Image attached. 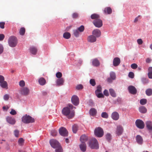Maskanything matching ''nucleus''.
<instances>
[{
  "label": "nucleus",
  "mask_w": 152,
  "mask_h": 152,
  "mask_svg": "<svg viewBox=\"0 0 152 152\" xmlns=\"http://www.w3.org/2000/svg\"><path fill=\"white\" fill-rule=\"evenodd\" d=\"M63 114L66 116L69 119H71L74 116L75 112L74 110H70V108L68 107L64 108L62 110Z\"/></svg>",
  "instance_id": "nucleus-1"
},
{
  "label": "nucleus",
  "mask_w": 152,
  "mask_h": 152,
  "mask_svg": "<svg viewBox=\"0 0 152 152\" xmlns=\"http://www.w3.org/2000/svg\"><path fill=\"white\" fill-rule=\"evenodd\" d=\"M89 146L92 149H98L99 144L97 140L95 138H93L90 141L89 143Z\"/></svg>",
  "instance_id": "nucleus-2"
},
{
  "label": "nucleus",
  "mask_w": 152,
  "mask_h": 152,
  "mask_svg": "<svg viewBox=\"0 0 152 152\" xmlns=\"http://www.w3.org/2000/svg\"><path fill=\"white\" fill-rule=\"evenodd\" d=\"M22 122L26 124L32 123L34 121V119L31 116L26 114L22 118Z\"/></svg>",
  "instance_id": "nucleus-3"
},
{
  "label": "nucleus",
  "mask_w": 152,
  "mask_h": 152,
  "mask_svg": "<svg viewBox=\"0 0 152 152\" xmlns=\"http://www.w3.org/2000/svg\"><path fill=\"white\" fill-rule=\"evenodd\" d=\"M17 38L14 36H12L10 37L8 40V43L9 45L12 47H15L17 44Z\"/></svg>",
  "instance_id": "nucleus-4"
},
{
  "label": "nucleus",
  "mask_w": 152,
  "mask_h": 152,
  "mask_svg": "<svg viewBox=\"0 0 152 152\" xmlns=\"http://www.w3.org/2000/svg\"><path fill=\"white\" fill-rule=\"evenodd\" d=\"M104 133L103 130L100 127L96 128L94 131V134L98 137H102L104 135Z\"/></svg>",
  "instance_id": "nucleus-5"
},
{
  "label": "nucleus",
  "mask_w": 152,
  "mask_h": 152,
  "mask_svg": "<svg viewBox=\"0 0 152 152\" xmlns=\"http://www.w3.org/2000/svg\"><path fill=\"white\" fill-rule=\"evenodd\" d=\"M135 124L137 127L139 129H142L144 127V123L143 121L141 120H137L135 121Z\"/></svg>",
  "instance_id": "nucleus-6"
},
{
  "label": "nucleus",
  "mask_w": 152,
  "mask_h": 152,
  "mask_svg": "<svg viewBox=\"0 0 152 152\" xmlns=\"http://www.w3.org/2000/svg\"><path fill=\"white\" fill-rule=\"evenodd\" d=\"M50 143L51 146L53 148H56L60 146L58 142L55 140H51L50 141Z\"/></svg>",
  "instance_id": "nucleus-7"
},
{
  "label": "nucleus",
  "mask_w": 152,
  "mask_h": 152,
  "mask_svg": "<svg viewBox=\"0 0 152 152\" xmlns=\"http://www.w3.org/2000/svg\"><path fill=\"white\" fill-rule=\"evenodd\" d=\"M71 100L72 103L74 105L77 106L79 104V99L76 95H73L71 98Z\"/></svg>",
  "instance_id": "nucleus-8"
},
{
  "label": "nucleus",
  "mask_w": 152,
  "mask_h": 152,
  "mask_svg": "<svg viewBox=\"0 0 152 152\" xmlns=\"http://www.w3.org/2000/svg\"><path fill=\"white\" fill-rule=\"evenodd\" d=\"M60 134L63 136L66 137L68 135V132L67 130L64 127H61L59 130Z\"/></svg>",
  "instance_id": "nucleus-9"
},
{
  "label": "nucleus",
  "mask_w": 152,
  "mask_h": 152,
  "mask_svg": "<svg viewBox=\"0 0 152 152\" xmlns=\"http://www.w3.org/2000/svg\"><path fill=\"white\" fill-rule=\"evenodd\" d=\"M93 23L96 27L98 28H100L102 26V21L100 18L94 20Z\"/></svg>",
  "instance_id": "nucleus-10"
},
{
  "label": "nucleus",
  "mask_w": 152,
  "mask_h": 152,
  "mask_svg": "<svg viewBox=\"0 0 152 152\" xmlns=\"http://www.w3.org/2000/svg\"><path fill=\"white\" fill-rule=\"evenodd\" d=\"M20 92L21 94L26 96L29 94L30 90L28 88L25 87L21 88Z\"/></svg>",
  "instance_id": "nucleus-11"
},
{
  "label": "nucleus",
  "mask_w": 152,
  "mask_h": 152,
  "mask_svg": "<svg viewBox=\"0 0 152 152\" xmlns=\"http://www.w3.org/2000/svg\"><path fill=\"white\" fill-rule=\"evenodd\" d=\"M128 90L129 92L133 94H135L137 93V90L136 88L132 86H130L128 87Z\"/></svg>",
  "instance_id": "nucleus-12"
},
{
  "label": "nucleus",
  "mask_w": 152,
  "mask_h": 152,
  "mask_svg": "<svg viewBox=\"0 0 152 152\" xmlns=\"http://www.w3.org/2000/svg\"><path fill=\"white\" fill-rule=\"evenodd\" d=\"M7 121L11 124H14L16 122L15 119L11 117L7 116L6 118Z\"/></svg>",
  "instance_id": "nucleus-13"
},
{
  "label": "nucleus",
  "mask_w": 152,
  "mask_h": 152,
  "mask_svg": "<svg viewBox=\"0 0 152 152\" xmlns=\"http://www.w3.org/2000/svg\"><path fill=\"white\" fill-rule=\"evenodd\" d=\"M123 132V129L122 126H119L117 127L116 131V134L118 136H119L121 135Z\"/></svg>",
  "instance_id": "nucleus-14"
},
{
  "label": "nucleus",
  "mask_w": 152,
  "mask_h": 152,
  "mask_svg": "<svg viewBox=\"0 0 152 152\" xmlns=\"http://www.w3.org/2000/svg\"><path fill=\"white\" fill-rule=\"evenodd\" d=\"M121 62L120 59L118 57H115L113 59V63L114 66H118Z\"/></svg>",
  "instance_id": "nucleus-15"
},
{
  "label": "nucleus",
  "mask_w": 152,
  "mask_h": 152,
  "mask_svg": "<svg viewBox=\"0 0 152 152\" xmlns=\"http://www.w3.org/2000/svg\"><path fill=\"white\" fill-rule=\"evenodd\" d=\"M111 117L114 120H117L119 118V115L117 112H114L112 114Z\"/></svg>",
  "instance_id": "nucleus-16"
},
{
  "label": "nucleus",
  "mask_w": 152,
  "mask_h": 152,
  "mask_svg": "<svg viewBox=\"0 0 152 152\" xmlns=\"http://www.w3.org/2000/svg\"><path fill=\"white\" fill-rule=\"evenodd\" d=\"M96 37L93 35H90L87 38L88 41L90 42H94L96 41Z\"/></svg>",
  "instance_id": "nucleus-17"
},
{
  "label": "nucleus",
  "mask_w": 152,
  "mask_h": 152,
  "mask_svg": "<svg viewBox=\"0 0 152 152\" xmlns=\"http://www.w3.org/2000/svg\"><path fill=\"white\" fill-rule=\"evenodd\" d=\"M136 139L137 142L140 144H142L143 142V140L142 137L138 135L136 137Z\"/></svg>",
  "instance_id": "nucleus-18"
},
{
  "label": "nucleus",
  "mask_w": 152,
  "mask_h": 152,
  "mask_svg": "<svg viewBox=\"0 0 152 152\" xmlns=\"http://www.w3.org/2000/svg\"><path fill=\"white\" fill-rule=\"evenodd\" d=\"M88 140V138L87 136L85 135H83L80 137V141L81 143H85Z\"/></svg>",
  "instance_id": "nucleus-19"
},
{
  "label": "nucleus",
  "mask_w": 152,
  "mask_h": 152,
  "mask_svg": "<svg viewBox=\"0 0 152 152\" xmlns=\"http://www.w3.org/2000/svg\"><path fill=\"white\" fill-rule=\"evenodd\" d=\"M30 52L33 55H35L36 54L37 51V48L31 46L29 48Z\"/></svg>",
  "instance_id": "nucleus-20"
},
{
  "label": "nucleus",
  "mask_w": 152,
  "mask_h": 152,
  "mask_svg": "<svg viewBox=\"0 0 152 152\" xmlns=\"http://www.w3.org/2000/svg\"><path fill=\"white\" fill-rule=\"evenodd\" d=\"M92 34L93 35L95 36L96 37H99L100 36L101 33L100 30L96 29L93 31Z\"/></svg>",
  "instance_id": "nucleus-21"
},
{
  "label": "nucleus",
  "mask_w": 152,
  "mask_h": 152,
  "mask_svg": "<svg viewBox=\"0 0 152 152\" xmlns=\"http://www.w3.org/2000/svg\"><path fill=\"white\" fill-rule=\"evenodd\" d=\"M64 80L63 78L58 79L56 80V84L58 86H61L63 85L64 83Z\"/></svg>",
  "instance_id": "nucleus-22"
},
{
  "label": "nucleus",
  "mask_w": 152,
  "mask_h": 152,
  "mask_svg": "<svg viewBox=\"0 0 152 152\" xmlns=\"http://www.w3.org/2000/svg\"><path fill=\"white\" fill-rule=\"evenodd\" d=\"M146 127L150 131H152V122L150 121H148L146 123Z\"/></svg>",
  "instance_id": "nucleus-23"
},
{
  "label": "nucleus",
  "mask_w": 152,
  "mask_h": 152,
  "mask_svg": "<svg viewBox=\"0 0 152 152\" xmlns=\"http://www.w3.org/2000/svg\"><path fill=\"white\" fill-rule=\"evenodd\" d=\"M92 65L94 66H98L100 65V62L96 58H95L92 60Z\"/></svg>",
  "instance_id": "nucleus-24"
},
{
  "label": "nucleus",
  "mask_w": 152,
  "mask_h": 152,
  "mask_svg": "<svg viewBox=\"0 0 152 152\" xmlns=\"http://www.w3.org/2000/svg\"><path fill=\"white\" fill-rule=\"evenodd\" d=\"M104 12L105 14H111L112 12V10L110 7H107L104 9Z\"/></svg>",
  "instance_id": "nucleus-25"
},
{
  "label": "nucleus",
  "mask_w": 152,
  "mask_h": 152,
  "mask_svg": "<svg viewBox=\"0 0 152 152\" xmlns=\"http://www.w3.org/2000/svg\"><path fill=\"white\" fill-rule=\"evenodd\" d=\"M81 150L83 152H85L86 149V145L85 143H81L80 145Z\"/></svg>",
  "instance_id": "nucleus-26"
},
{
  "label": "nucleus",
  "mask_w": 152,
  "mask_h": 152,
  "mask_svg": "<svg viewBox=\"0 0 152 152\" xmlns=\"http://www.w3.org/2000/svg\"><path fill=\"white\" fill-rule=\"evenodd\" d=\"M39 84L42 86L45 85L46 83V80L44 78L41 77L39 79Z\"/></svg>",
  "instance_id": "nucleus-27"
},
{
  "label": "nucleus",
  "mask_w": 152,
  "mask_h": 152,
  "mask_svg": "<svg viewBox=\"0 0 152 152\" xmlns=\"http://www.w3.org/2000/svg\"><path fill=\"white\" fill-rule=\"evenodd\" d=\"M0 83L1 86L3 88L6 89L8 88V84L6 81H4Z\"/></svg>",
  "instance_id": "nucleus-28"
},
{
  "label": "nucleus",
  "mask_w": 152,
  "mask_h": 152,
  "mask_svg": "<svg viewBox=\"0 0 152 152\" xmlns=\"http://www.w3.org/2000/svg\"><path fill=\"white\" fill-rule=\"evenodd\" d=\"M89 112L91 115L92 116H94L96 115L97 111L95 108H92L90 110Z\"/></svg>",
  "instance_id": "nucleus-29"
},
{
  "label": "nucleus",
  "mask_w": 152,
  "mask_h": 152,
  "mask_svg": "<svg viewBox=\"0 0 152 152\" xmlns=\"http://www.w3.org/2000/svg\"><path fill=\"white\" fill-rule=\"evenodd\" d=\"M91 17L92 19L96 20L99 18L100 17L99 15L94 13L91 15Z\"/></svg>",
  "instance_id": "nucleus-30"
},
{
  "label": "nucleus",
  "mask_w": 152,
  "mask_h": 152,
  "mask_svg": "<svg viewBox=\"0 0 152 152\" xmlns=\"http://www.w3.org/2000/svg\"><path fill=\"white\" fill-rule=\"evenodd\" d=\"M109 92L110 95L113 97H115L116 96V94L114 90L110 88L109 89Z\"/></svg>",
  "instance_id": "nucleus-31"
},
{
  "label": "nucleus",
  "mask_w": 152,
  "mask_h": 152,
  "mask_svg": "<svg viewBox=\"0 0 152 152\" xmlns=\"http://www.w3.org/2000/svg\"><path fill=\"white\" fill-rule=\"evenodd\" d=\"M139 111L142 113H145L147 112V109L143 106H141L139 107Z\"/></svg>",
  "instance_id": "nucleus-32"
},
{
  "label": "nucleus",
  "mask_w": 152,
  "mask_h": 152,
  "mask_svg": "<svg viewBox=\"0 0 152 152\" xmlns=\"http://www.w3.org/2000/svg\"><path fill=\"white\" fill-rule=\"evenodd\" d=\"M63 36L65 39H69L70 38L71 35L69 32H65Z\"/></svg>",
  "instance_id": "nucleus-33"
},
{
  "label": "nucleus",
  "mask_w": 152,
  "mask_h": 152,
  "mask_svg": "<svg viewBox=\"0 0 152 152\" xmlns=\"http://www.w3.org/2000/svg\"><path fill=\"white\" fill-rule=\"evenodd\" d=\"M78 126L77 125L74 124L72 127V130L73 132L74 133H76L78 130Z\"/></svg>",
  "instance_id": "nucleus-34"
},
{
  "label": "nucleus",
  "mask_w": 152,
  "mask_h": 152,
  "mask_svg": "<svg viewBox=\"0 0 152 152\" xmlns=\"http://www.w3.org/2000/svg\"><path fill=\"white\" fill-rule=\"evenodd\" d=\"M25 29L24 27L21 28L19 31V33L21 35H23L24 34L25 32Z\"/></svg>",
  "instance_id": "nucleus-35"
},
{
  "label": "nucleus",
  "mask_w": 152,
  "mask_h": 152,
  "mask_svg": "<svg viewBox=\"0 0 152 152\" xmlns=\"http://www.w3.org/2000/svg\"><path fill=\"white\" fill-rule=\"evenodd\" d=\"M145 92L146 94L148 96H150L152 94V89H148L146 90Z\"/></svg>",
  "instance_id": "nucleus-36"
},
{
  "label": "nucleus",
  "mask_w": 152,
  "mask_h": 152,
  "mask_svg": "<svg viewBox=\"0 0 152 152\" xmlns=\"http://www.w3.org/2000/svg\"><path fill=\"white\" fill-rule=\"evenodd\" d=\"M18 143L20 145H22L24 142V140L22 138H20L18 140Z\"/></svg>",
  "instance_id": "nucleus-37"
},
{
  "label": "nucleus",
  "mask_w": 152,
  "mask_h": 152,
  "mask_svg": "<svg viewBox=\"0 0 152 152\" xmlns=\"http://www.w3.org/2000/svg\"><path fill=\"white\" fill-rule=\"evenodd\" d=\"M102 88L101 86L100 85H99L97 86L96 90L95 91V93H97L99 92H102Z\"/></svg>",
  "instance_id": "nucleus-38"
},
{
  "label": "nucleus",
  "mask_w": 152,
  "mask_h": 152,
  "mask_svg": "<svg viewBox=\"0 0 152 152\" xmlns=\"http://www.w3.org/2000/svg\"><path fill=\"white\" fill-rule=\"evenodd\" d=\"M110 75L111 78L113 80H114L115 79L116 76L115 74L113 72H111L110 73Z\"/></svg>",
  "instance_id": "nucleus-39"
},
{
  "label": "nucleus",
  "mask_w": 152,
  "mask_h": 152,
  "mask_svg": "<svg viewBox=\"0 0 152 152\" xmlns=\"http://www.w3.org/2000/svg\"><path fill=\"white\" fill-rule=\"evenodd\" d=\"M96 96L99 98H103L104 96L102 92L95 93Z\"/></svg>",
  "instance_id": "nucleus-40"
},
{
  "label": "nucleus",
  "mask_w": 152,
  "mask_h": 152,
  "mask_svg": "<svg viewBox=\"0 0 152 152\" xmlns=\"http://www.w3.org/2000/svg\"><path fill=\"white\" fill-rule=\"evenodd\" d=\"M147 103V100L145 99H141L140 101V104L142 105L145 104Z\"/></svg>",
  "instance_id": "nucleus-41"
},
{
  "label": "nucleus",
  "mask_w": 152,
  "mask_h": 152,
  "mask_svg": "<svg viewBox=\"0 0 152 152\" xmlns=\"http://www.w3.org/2000/svg\"><path fill=\"white\" fill-rule=\"evenodd\" d=\"M73 34L75 37H77L79 35V31L77 29L75 30L74 31Z\"/></svg>",
  "instance_id": "nucleus-42"
},
{
  "label": "nucleus",
  "mask_w": 152,
  "mask_h": 152,
  "mask_svg": "<svg viewBox=\"0 0 152 152\" xmlns=\"http://www.w3.org/2000/svg\"><path fill=\"white\" fill-rule=\"evenodd\" d=\"M57 131L55 130H53L51 132V134L53 137L56 136L57 135Z\"/></svg>",
  "instance_id": "nucleus-43"
},
{
  "label": "nucleus",
  "mask_w": 152,
  "mask_h": 152,
  "mask_svg": "<svg viewBox=\"0 0 152 152\" xmlns=\"http://www.w3.org/2000/svg\"><path fill=\"white\" fill-rule=\"evenodd\" d=\"M90 83L93 86H94L96 85V82L94 79H91L90 80Z\"/></svg>",
  "instance_id": "nucleus-44"
},
{
  "label": "nucleus",
  "mask_w": 152,
  "mask_h": 152,
  "mask_svg": "<svg viewBox=\"0 0 152 152\" xmlns=\"http://www.w3.org/2000/svg\"><path fill=\"white\" fill-rule=\"evenodd\" d=\"M101 116L103 118H107L108 116L106 112H103L101 114Z\"/></svg>",
  "instance_id": "nucleus-45"
},
{
  "label": "nucleus",
  "mask_w": 152,
  "mask_h": 152,
  "mask_svg": "<svg viewBox=\"0 0 152 152\" xmlns=\"http://www.w3.org/2000/svg\"><path fill=\"white\" fill-rule=\"evenodd\" d=\"M84 29V27L83 26L81 25L80 27L78 28L77 30L80 32L83 31Z\"/></svg>",
  "instance_id": "nucleus-46"
},
{
  "label": "nucleus",
  "mask_w": 152,
  "mask_h": 152,
  "mask_svg": "<svg viewBox=\"0 0 152 152\" xmlns=\"http://www.w3.org/2000/svg\"><path fill=\"white\" fill-rule=\"evenodd\" d=\"M55 151L56 152H62V149L61 146L56 148Z\"/></svg>",
  "instance_id": "nucleus-47"
},
{
  "label": "nucleus",
  "mask_w": 152,
  "mask_h": 152,
  "mask_svg": "<svg viewBox=\"0 0 152 152\" xmlns=\"http://www.w3.org/2000/svg\"><path fill=\"white\" fill-rule=\"evenodd\" d=\"M19 86L21 87H23L25 86V82L23 80H21L19 82Z\"/></svg>",
  "instance_id": "nucleus-48"
},
{
  "label": "nucleus",
  "mask_w": 152,
  "mask_h": 152,
  "mask_svg": "<svg viewBox=\"0 0 152 152\" xmlns=\"http://www.w3.org/2000/svg\"><path fill=\"white\" fill-rule=\"evenodd\" d=\"M19 132L18 130H15L14 131V134L15 136L16 137H19Z\"/></svg>",
  "instance_id": "nucleus-49"
},
{
  "label": "nucleus",
  "mask_w": 152,
  "mask_h": 152,
  "mask_svg": "<svg viewBox=\"0 0 152 152\" xmlns=\"http://www.w3.org/2000/svg\"><path fill=\"white\" fill-rule=\"evenodd\" d=\"M106 139L107 140L109 141L111 139V135L110 134H107L106 136Z\"/></svg>",
  "instance_id": "nucleus-50"
},
{
  "label": "nucleus",
  "mask_w": 152,
  "mask_h": 152,
  "mask_svg": "<svg viewBox=\"0 0 152 152\" xmlns=\"http://www.w3.org/2000/svg\"><path fill=\"white\" fill-rule=\"evenodd\" d=\"M62 76V73L59 72H57L56 74V77L59 79L61 78Z\"/></svg>",
  "instance_id": "nucleus-51"
},
{
  "label": "nucleus",
  "mask_w": 152,
  "mask_h": 152,
  "mask_svg": "<svg viewBox=\"0 0 152 152\" xmlns=\"http://www.w3.org/2000/svg\"><path fill=\"white\" fill-rule=\"evenodd\" d=\"M128 76L129 77H130L131 78H133L134 77V74L133 72H130L129 73Z\"/></svg>",
  "instance_id": "nucleus-52"
},
{
  "label": "nucleus",
  "mask_w": 152,
  "mask_h": 152,
  "mask_svg": "<svg viewBox=\"0 0 152 152\" xmlns=\"http://www.w3.org/2000/svg\"><path fill=\"white\" fill-rule=\"evenodd\" d=\"M83 88V86L81 84L79 85L76 87V88L78 90L82 89Z\"/></svg>",
  "instance_id": "nucleus-53"
},
{
  "label": "nucleus",
  "mask_w": 152,
  "mask_h": 152,
  "mask_svg": "<svg viewBox=\"0 0 152 152\" xmlns=\"http://www.w3.org/2000/svg\"><path fill=\"white\" fill-rule=\"evenodd\" d=\"M131 66L132 69H134L137 68V65L136 64L134 63L131 64Z\"/></svg>",
  "instance_id": "nucleus-54"
},
{
  "label": "nucleus",
  "mask_w": 152,
  "mask_h": 152,
  "mask_svg": "<svg viewBox=\"0 0 152 152\" xmlns=\"http://www.w3.org/2000/svg\"><path fill=\"white\" fill-rule=\"evenodd\" d=\"M9 95L7 94H5L3 97L4 99L5 100H8L9 99Z\"/></svg>",
  "instance_id": "nucleus-55"
},
{
  "label": "nucleus",
  "mask_w": 152,
  "mask_h": 152,
  "mask_svg": "<svg viewBox=\"0 0 152 152\" xmlns=\"http://www.w3.org/2000/svg\"><path fill=\"white\" fill-rule=\"evenodd\" d=\"M10 113L12 115H15L17 113L16 111L14 109H12L10 112Z\"/></svg>",
  "instance_id": "nucleus-56"
},
{
  "label": "nucleus",
  "mask_w": 152,
  "mask_h": 152,
  "mask_svg": "<svg viewBox=\"0 0 152 152\" xmlns=\"http://www.w3.org/2000/svg\"><path fill=\"white\" fill-rule=\"evenodd\" d=\"M5 23L4 22H0V27L2 29L4 28Z\"/></svg>",
  "instance_id": "nucleus-57"
},
{
  "label": "nucleus",
  "mask_w": 152,
  "mask_h": 152,
  "mask_svg": "<svg viewBox=\"0 0 152 152\" xmlns=\"http://www.w3.org/2000/svg\"><path fill=\"white\" fill-rule=\"evenodd\" d=\"M141 80L143 83H147L148 82V80L145 78H142Z\"/></svg>",
  "instance_id": "nucleus-58"
},
{
  "label": "nucleus",
  "mask_w": 152,
  "mask_h": 152,
  "mask_svg": "<svg viewBox=\"0 0 152 152\" xmlns=\"http://www.w3.org/2000/svg\"><path fill=\"white\" fill-rule=\"evenodd\" d=\"M103 93L104 95L106 96H108L109 95V92L107 90H105L104 91Z\"/></svg>",
  "instance_id": "nucleus-59"
},
{
  "label": "nucleus",
  "mask_w": 152,
  "mask_h": 152,
  "mask_svg": "<svg viewBox=\"0 0 152 152\" xmlns=\"http://www.w3.org/2000/svg\"><path fill=\"white\" fill-rule=\"evenodd\" d=\"M4 78L2 75H0V83L3 82L4 80Z\"/></svg>",
  "instance_id": "nucleus-60"
},
{
  "label": "nucleus",
  "mask_w": 152,
  "mask_h": 152,
  "mask_svg": "<svg viewBox=\"0 0 152 152\" xmlns=\"http://www.w3.org/2000/svg\"><path fill=\"white\" fill-rule=\"evenodd\" d=\"M137 41V43L139 45H141L143 43V41L141 39H138Z\"/></svg>",
  "instance_id": "nucleus-61"
},
{
  "label": "nucleus",
  "mask_w": 152,
  "mask_h": 152,
  "mask_svg": "<svg viewBox=\"0 0 152 152\" xmlns=\"http://www.w3.org/2000/svg\"><path fill=\"white\" fill-rule=\"evenodd\" d=\"M72 16L73 18H76L78 16V14L76 13H74L72 14Z\"/></svg>",
  "instance_id": "nucleus-62"
},
{
  "label": "nucleus",
  "mask_w": 152,
  "mask_h": 152,
  "mask_svg": "<svg viewBox=\"0 0 152 152\" xmlns=\"http://www.w3.org/2000/svg\"><path fill=\"white\" fill-rule=\"evenodd\" d=\"M3 51V47L1 44H0V54L2 53Z\"/></svg>",
  "instance_id": "nucleus-63"
},
{
  "label": "nucleus",
  "mask_w": 152,
  "mask_h": 152,
  "mask_svg": "<svg viewBox=\"0 0 152 152\" xmlns=\"http://www.w3.org/2000/svg\"><path fill=\"white\" fill-rule=\"evenodd\" d=\"M4 35L3 34H0V41L3 40L4 38Z\"/></svg>",
  "instance_id": "nucleus-64"
}]
</instances>
